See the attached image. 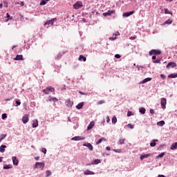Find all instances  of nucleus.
<instances>
[{
  "label": "nucleus",
  "mask_w": 177,
  "mask_h": 177,
  "mask_svg": "<svg viewBox=\"0 0 177 177\" xmlns=\"http://www.w3.org/2000/svg\"><path fill=\"white\" fill-rule=\"evenodd\" d=\"M35 168L44 169L45 168V162H37L35 165Z\"/></svg>",
  "instance_id": "1"
},
{
  "label": "nucleus",
  "mask_w": 177,
  "mask_h": 177,
  "mask_svg": "<svg viewBox=\"0 0 177 177\" xmlns=\"http://www.w3.org/2000/svg\"><path fill=\"white\" fill-rule=\"evenodd\" d=\"M160 104L161 107L163 110H165L167 109V99L165 97H162L160 99Z\"/></svg>",
  "instance_id": "2"
},
{
  "label": "nucleus",
  "mask_w": 177,
  "mask_h": 177,
  "mask_svg": "<svg viewBox=\"0 0 177 177\" xmlns=\"http://www.w3.org/2000/svg\"><path fill=\"white\" fill-rule=\"evenodd\" d=\"M44 93L46 95H49L50 92H55V88L52 86L47 87L46 89L43 90Z\"/></svg>",
  "instance_id": "3"
},
{
  "label": "nucleus",
  "mask_w": 177,
  "mask_h": 177,
  "mask_svg": "<svg viewBox=\"0 0 177 177\" xmlns=\"http://www.w3.org/2000/svg\"><path fill=\"white\" fill-rule=\"evenodd\" d=\"M149 55L151 56L152 55H161V50H151L149 51Z\"/></svg>",
  "instance_id": "4"
},
{
  "label": "nucleus",
  "mask_w": 177,
  "mask_h": 177,
  "mask_svg": "<svg viewBox=\"0 0 177 177\" xmlns=\"http://www.w3.org/2000/svg\"><path fill=\"white\" fill-rule=\"evenodd\" d=\"M73 8L75 9H80V8H82V1H77L73 5Z\"/></svg>",
  "instance_id": "5"
},
{
  "label": "nucleus",
  "mask_w": 177,
  "mask_h": 177,
  "mask_svg": "<svg viewBox=\"0 0 177 177\" xmlns=\"http://www.w3.org/2000/svg\"><path fill=\"white\" fill-rule=\"evenodd\" d=\"M133 13H135V11L132 10V11H129V12L123 13L122 16H123V17H129V16H132V15H133Z\"/></svg>",
  "instance_id": "6"
},
{
  "label": "nucleus",
  "mask_w": 177,
  "mask_h": 177,
  "mask_svg": "<svg viewBox=\"0 0 177 177\" xmlns=\"http://www.w3.org/2000/svg\"><path fill=\"white\" fill-rule=\"evenodd\" d=\"M167 68H174V67H176V63L171 62H169L168 64L167 65Z\"/></svg>",
  "instance_id": "7"
},
{
  "label": "nucleus",
  "mask_w": 177,
  "mask_h": 177,
  "mask_svg": "<svg viewBox=\"0 0 177 177\" xmlns=\"http://www.w3.org/2000/svg\"><path fill=\"white\" fill-rule=\"evenodd\" d=\"M83 146H84L85 147H88V149L91 151H93V146H92L91 143H84L83 144Z\"/></svg>",
  "instance_id": "8"
},
{
  "label": "nucleus",
  "mask_w": 177,
  "mask_h": 177,
  "mask_svg": "<svg viewBox=\"0 0 177 177\" xmlns=\"http://www.w3.org/2000/svg\"><path fill=\"white\" fill-rule=\"evenodd\" d=\"M22 122L23 124H26V122H28V115L26 114L22 118Z\"/></svg>",
  "instance_id": "9"
},
{
  "label": "nucleus",
  "mask_w": 177,
  "mask_h": 177,
  "mask_svg": "<svg viewBox=\"0 0 177 177\" xmlns=\"http://www.w3.org/2000/svg\"><path fill=\"white\" fill-rule=\"evenodd\" d=\"M12 160L14 165H19V159H17V157L13 156Z\"/></svg>",
  "instance_id": "10"
},
{
  "label": "nucleus",
  "mask_w": 177,
  "mask_h": 177,
  "mask_svg": "<svg viewBox=\"0 0 177 177\" xmlns=\"http://www.w3.org/2000/svg\"><path fill=\"white\" fill-rule=\"evenodd\" d=\"M93 127H95V122L91 121L88 124V126L87 127V131H91V129H92Z\"/></svg>",
  "instance_id": "11"
},
{
  "label": "nucleus",
  "mask_w": 177,
  "mask_h": 177,
  "mask_svg": "<svg viewBox=\"0 0 177 177\" xmlns=\"http://www.w3.org/2000/svg\"><path fill=\"white\" fill-rule=\"evenodd\" d=\"M55 20H56V19H53L47 21L44 24V26H49V25L53 26V23H54Z\"/></svg>",
  "instance_id": "12"
},
{
  "label": "nucleus",
  "mask_w": 177,
  "mask_h": 177,
  "mask_svg": "<svg viewBox=\"0 0 177 177\" xmlns=\"http://www.w3.org/2000/svg\"><path fill=\"white\" fill-rule=\"evenodd\" d=\"M148 157H150V153H145V154L140 155V159L142 160H145V158H148Z\"/></svg>",
  "instance_id": "13"
},
{
  "label": "nucleus",
  "mask_w": 177,
  "mask_h": 177,
  "mask_svg": "<svg viewBox=\"0 0 177 177\" xmlns=\"http://www.w3.org/2000/svg\"><path fill=\"white\" fill-rule=\"evenodd\" d=\"M73 104H74V102H73V101H71L70 100H66V105L68 107H73Z\"/></svg>",
  "instance_id": "14"
},
{
  "label": "nucleus",
  "mask_w": 177,
  "mask_h": 177,
  "mask_svg": "<svg viewBox=\"0 0 177 177\" xmlns=\"http://www.w3.org/2000/svg\"><path fill=\"white\" fill-rule=\"evenodd\" d=\"M72 140H85V137L75 136L72 138Z\"/></svg>",
  "instance_id": "15"
},
{
  "label": "nucleus",
  "mask_w": 177,
  "mask_h": 177,
  "mask_svg": "<svg viewBox=\"0 0 177 177\" xmlns=\"http://www.w3.org/2000/svg\"><path fill=\"white\" fill-rule=\"evenodd\" d=\"M32 128H37V127H38V120L35 119L32 120Z\"/></svg>",
  "instance_id": "16"
},
{
  "label": "nucleus",
  "mask_w": 177,
  "mask_h": 177,
  "mask_svg": "<svg viewBox=\"0 0 177 177\" xmlns=\"http://www.w3.org/2000/svg\"><path fill=\"white\" fill-rule=\"evenodd\" d=\"M114 13V11L113 10H108L106 12L103 13V16L107 17L111 16V15H113Z\"/></svg>",
  "instance_id": "17"
},
{
  "label": "nucleus",
  "mask_w": 177,
  "mask_h": 177,
  "mask_svg": "<svg viewBox=\"0 0 177 177\" xmlns=\"http://www.w3.org/2000/svg\"><path fill=\"white\" fill-rule=\"evenodd\" d=\"M48 100H49V102H55V103H56V102L59 101V100L57 98L53 97H51V96L48 97Z\"/></svg>",
  "instance_id": "18"
},
{
  "label": "nucleus",
  "mask_w": 177,
  "mask_h": 177,
  "mask_svg": "<svg viewBox=\"0 0 177 177\" xmlns=\"http://www.w3.org/2000/svg\"><path fill=\"white\" fill-rule=\"evenodd\" d=\"M84 175H95V172L90 171V170H86L84 172Z\"/></svg>",
  "instance_id": "19"
},
{
  "label": "nucleus",
  "mask_w": 177,
  "mask_h": 177,
  "mask_svg": "<svg viewBox=\"0 0 177 177\" xmlns=\"http://www.w3.org/2000/svg\"><path fill=\"white\" fill-rule=\"evenodd\" d=\"M14 60H24L23 58L22 55H17L15 58H14Z\"/></svg>",
  "instance_id": "20"
},
{
  "label": "nucleus",
  "mask_w": 177,
  "mask_h": 177,
  "mask_svg": "<svg viewBox=\"0 0 177 177\" xmlns=\"http://www.w3.org/2000/svg\"><path fill=\"white\" fill-rule=\"evenodd\" d=\"M170 149H171V150H176V149H177V142H174V143L171 145Z\"/></svg>",
  "instance_id": "21"
},
{
  "label": "nucleus",
  "mask_w": 177,
  "mask_h": 177,
  "mask_svg": "<svg viewBox=\"0 0 177 177\" xmlns=\"http://www.w3.org/2000/svg\"><path fill=\"white\" fill-rule=\"evenodd\" d=\"M106 140L105 138H102L96 142L95 145H100V143H102V142H106Z\"/></svg>",
  "instance_id": "22"
},
{
  "label": "nucleus",
  "mask_w": 177,
  "mask_h": 177,
  "mask_svg": "<svg viewBox=\"0 0 177 177\" xmlns=\"http://www.w3.org/2000/svg\"><path fill=\"white\" fill-rule=\"evenodd\" d=\"M82 107H84V102H80L76 106V109H77V110H81Z\"/></svg>",
  "instance_id": "23"
},
{
  "label": "nucleus",
  "mask_w": 177,
  "mask_h": 177,
  "mask_svg": "<svg viewBox=\"0 0 177 177\" xmlns=\"http://www.w3.org/2000/svg\"><path fill=\"white\" fill-rule=\"evenodd\" d=\"M149 81H151V77H147L144 79L140 84H146V82H149Z\"/></svg>",
  "instance_id": "24"
},
{
  "label": "nucleus",
  "mask_w": 177,
  "mask_h": 177,
  "mask_svg": "<svg viewBox=\"0 0 177 177\" xmlns=\"http://www.w3.org/2000/svg\"><path fill=\"white\" fill-rule=\"evenodd\" d=\"M6 149V145H1L0 147V153H5V149Z\"/></svg>",
  "instance_id": "25"
},
{
  "label": "nucleus",
  "mask_w": 177,
  "mask_h": 177,
  "mask_svg": "<svg viewBox=\"0 0 177 177\" xmlns=\"http://www.w3.org/2000/svg\"><path fill=\"white\" fill-rule=\"evenodd\" d=\"M11 168H13L12 165H5L3 166V169H10Z\"/></svg>",
  "instance_id": "26"
},
{
  "label": "nucleus",
  "mask_w": 177,
  "mask_h": 177,
  "mask_svg": "<svg viewBox=\"0 0 177 177\" xmlns=\"http://www.w3.org/2000/svg\"><path fill=\"white\" fill-rule=\"evenodd\" d=\"M157 125H158V127H164V125H165V122H164L163 120L158 122Z\"/></svg>",
  "instance_id": "27"
},
{
  "label": "nucleus",
  "mask_w": 177,
  "mask_h": 177,
  "mask_svg": "<svg viewBox=\"0 0 177 177\" xmlns=\"http://www.w3.org/2000/svg\"><path fill=\"white\" fill-rule=\"evenodd\" d=\"M139 113H140L141 114H145L146 113V109H145L143 107L140 108Z\"/></svg>",
  "instance_id": "28"
},
{
  "label": "nucleus",
  "mask_w": 177,
  "mask_h": 177,
  "mask_svg": "<svg viewBox=\"0 0 177 177\" xmlns=\"http://www.w3.org/2000/svg\"><path fill=\"white\" fill-rule=\"evenodd\" d=\"M111 121L112 124H117V117L115 115L113 116Z\"/></svg>",
  "instance_id": "29"
},
{
  "label": "nucleus",
  "mask_w": 177,
  "mask_h": 177,
  "mask_svg": "<svg viewBox=\"0 0 177 177\" xmlns=\"http://www.w3.org/2000/svg\"><path fill=\"white\" fill-rule=\"evenodd\" d=\"M168 78H177V73L169 75Z\"/></svg>",
  "instance_id": "30"
},
{
  "label": "nucleus",
  "mask_w": 177,
  "mask_h": 177,
  "mask_svg": "<svg viewBox=\"0 0 177 177\" xmlns=\"http://www.w3.org/2000/svg\"><path fill=\"white\" fill-rule=\"evenodd\" d=\"M79 60H83V62H86V57H84L83 55H80Z\"/></svg>",
  "instance_id": "31"
},
{
  "label": "nucleus",
  "mask_w": 177,
  "mask_h": 177,
  "mask_svg": "<svg viewBox=\"0 0 177 177\" xmlns=\"http://www.w3.org/2000/svg\"><path fill=\"white\" fill-rule=\"evenodd\" d=\"M50 175H52V171H50V170L46 171V177H49L50 176Z\"/></svg>",
  "instance_id": "32"
},
{
  "label": "nucleus",
  "mask_w": 177,
  "mask_h": 177,
  "mask_svg": "<svg viewBox=\"0 0 177 177\" xmlns=\"http://www.w3.org/2000/svg\"><path fill=\"white\" fill-rule=\"evenodd\" d=\"M124 142H125V139H124V138H120V139L119 140L118 144H119V145H124Z\"/></svg>",
  "instance_id": "33"
},
{
  "label": "nucleus",
  "mask_w": 177,
  "mask_h": 177,
  "mask_svg": "<svg viewBox=\"0 0 177 177\" xmlns=\"http://www.w3.org/2000/svg\"><path fill=\"white\" fill-rule=\"evenodd\" d=\"M163 156H165V153L164 152L160 153L158 156L156 157V158H162Z\"/></svg>",
  "instance_id": "34"
},
{
  "label": "nucleus",
  "mask_w": 177,
  "mask_h": 177,
  "mask_svg": "<svg viewBox=\"0 0 177 177\" xmlns=\"http://www.w3.org/2000/svg\"><path fill=\"white\" fill-rule=\"evenodd\" d=\"M132 115H135V113H133V112L131 111H129L127 112V117H131V116H132Z\"/></svg>",
  "instance_id": "35"
},
{
  "label": "nucleus",
  "mask_w": 177,
  "mask_h": 177,
  "mask_svg": "<svg viewBox=\"0 0 177 177\" xmlns=\"http://www.w3.org/2000/svg\"><path fill=\"white\" fill-rule=\"evenodd\" d=\"M110 41H114L115 39H117V36L115 35H113L111 37H109Z\"/></svg>",
  "instance_id": "36"
},
{
  "label": "nucleus",
  "mask_w": 177,
  "mask_h": 177,
  "mask_svg": "<svg viewBox=\"0 0 177 177\" xmlns=\"http://www.w3.org/2000/svg\"><path fill=\"white\" fill-rule=\"evenodd\" d=\"M164 24H172V20L168 19L167 21H165Z\"/></svg>",
  "instance_id": "37"
},
{
  "label": "nucleus",
  "mask_w": 177,
  "mask_h": 177,
  "mask_svg": "<svg viewBox=\"0 0 177 177\" xmlns=\"http://www.w3.org/2000/svg\"><path fill=\"white\" fill-rule=\"evenodd\" d=\"M150 146L151 147H154V146H156V140H153L151 143H150Z\"/></svg>",
  "instance_id": "38"
},
{
  "label": "nucleus",
  "mask_w": 177,
  "mask_h": 177,
  "mask_svg": "<svg viewBox=\"0 0 177 177\" xmlns=\"http://www.w3.org/2000/svg\"><path fill=\"white\" fill-rule=\"evenodd\" d=\"M101 161L99 159H96L94 160V164H95V165H97V164H100Z\"/></svg>",
  "instance_id": "39"
},
{
  "label": "nucleus",
  "mask_w": 177,
  "mask_h": 177,
  "mask_svg": "<svg viewBox=\"0 0 177 177\" xmlns=\"http://www.w3.org/2000/svg\"><path fill=\"white\" fill-rule=\"evenodd\" d=\"M2 120H5L6 118H8V115L6 113H3L1 115Z\"/></svg>",
  "instance_id": "40"
},
{
  "label": "nucleus",
  "mask_w": 177,
  "mask_h": 177,
  "mask_svg": "<svg viewBox=\"0 0 177 177\" xmlns=\"http://www.w3.org/2000/svg\"><path fill=\"white\" fill-rule=\"evenodd\" d=\"M6 138V134H3L0 138V142H2V140H3V139Z\"/></svg>",
  "instance_id": "41"
},
{
  "label": "nucleus",
  "mask_w": 177,
  "mask_h": 177,
  "mask_svg": "<svg viewBox=\"0 0 177 177\" xmlns=\"http://www.w3.org/2000/svg\"><path fill=\"white\" fill-rule=\"evenodd\" d=\"M39 5H41V6L46 5V0H41V1L40 2Z\"/></svg>",
  "instance_id": "42"
},
{
  "label": "nucleus",
  "mask_w": 177,
  "mask_h": 177,
  "mask_svg": "<svg viewBox=\"0 0 177 177\" xmlns=\"http://www.w3.org/2000/svg\"><path fill=\"white\" fill-rule=\"evenodd\" d=\"M127 127H129V128H130V129H133V128H135V127L133 124H128L127 125Z\"/></svg>",
  "instance_id": "43"
},
{
  "label": "nucleus",
  "mask_w": 177,
  "mask_h": 177,
  "mask_svg": "<svg viewBox=\"0 0 177 177\" xmlns=\"http://www.w3.org/2000/svg\"><path fill=\"white\" fill-rule=\"evenodd\" d=\"M41 153H44V154H46V149L41 148Z\"/></svg>",
  "instance_id": "44"
},
{
  "label": "nucleus",
  "mask_w": 177,
  "mask_h": 177,
  "mask_svg": "<svg viewBox=\"0 0 177 177\" xmlns=\"http://www.w3.org/2000/svg\"><path fill=\"white\" fill-rule=\"evenodd\" d=\"M165 13L167 15H172V12H171L168 9H165Z\"/></svg>",
  "instance_id": "45"
},
{
  "label": "nucleus",
  "mask_w": 177,
  "mask_h": 177,
  "mask_svg": "<svg viewBox=\"0 0 177 177\" xmlns=\"http://www.w3.org/2000/svg\"><path fill=\"white\" fill-rule=\"evenodd\" d=\"M14 99V97H10V98H6V100H5V101L6 102H9V101H10V100H13Z\"/></svg>",
  "instance_id": "46"
},
{
  "label": "nucleus",
  "mask_w": 177,
  "mask_h": 177,
  "mask_svg": "<svg viewBox=\"0 0 177 177\" xmlns=\"http://www.w3.org/2000/svg\"><path fill=\"white\" fill-rule=\"evenodd\" d=\"M6 16H7V19H8V20H12V17H10V15H9V13H7Z\"/></svg>",
  "instance_id": "47"
},
{
  "label": "nucleus",
  "mask_w": 177,
  "mask_h": 177,
  "mask_svg": "<svg viewBox=\"0 0 177 177\" xmlns=\"http://www.w3.org/2000/svg\"><path fill=\"white\" fill-rule=\"evenodd\" d=\"M115 57L116 59H120V58H121V55H120L119 54H116V55H115Z\"/></svg>",
  "instance_id": "48"
},
{
  "label": "nucleus",
  "mask_w": 177,
  "mask_h": 177,
  "mask_svg": "<svg viewBox=\"0 0 177 177\" xmlns=\"http://www.w3.org/2000/svg\"><path fill=\"white\" fill-rule=\"evenodd\" d=\"M113 151H115V153H121V149H113Z\"/></svg>",
  "instance_id": "49"
},
{
  "label": "nucleus",
  "mask_w": 177,
  "mask_h": 177,
  "mask_svg": "<svg viewBox=\"0 0 177 177\" xmlns=\"http://www.w3.org/2000/svg\"><path fill=\"white\" fill-rule=\"evenodd\" d=\"M149 113L150 114H154V109H150Z\"/></svg>",
  "instance_id": "50"
},
{
  "label": "nucleus",
  "mask_w": 177,
  "mask_h": 177,
  "mask_svg": "<svg viewBox=\"0 0 177 177\" xmlns=\"http://www.w3.org/2000/svg\"><path fill=\"white\" fill-rule=\"evenodd\" d=\"M16 104H17V106H20V104H21V102H20V101H16Z\"/></svg>",
  "instance_id": "51"
},
{
  "label": "nucleus",
  "mask_w": 177,
  "mask_h": 177,
  "mask_svg": "<svg viewBox=\"0 0 177 177\" xmlns=\"http://www.w3.org/2000/svg\"><path fill=\"white\" fill-rule=\"evenodd\" d=\"M160 77H161V78H162V80H165V75L161 74V75H160Z\"/></svg>",
  "instance_id": "52"
},
{
  "label": "nucleus",
  "mask_w": 177,
  "mask_h": 177,
  "mask_svg": "<svg viewBox=\"0 0 177 177\" xmlns=\"http://www.w3.org/2000/svg\"><path fill=\"white\" fill-rule=\"evenodd\" d=\"M106 122H110V117L107 116L106 118Z\"/></svg>",
  "instance_id": "53"
},
{
  "label": "nucleus",
  "mask_w": 177,
  "mask_h": 177,
  "mask_svg": "<svg viewBox=\"0 0 177 177\" xmlns=\"http://www.w3.org/2000/svg\"><path fill=\"white\" fill-rule=\"evenodd\" d=\"M160 59H156L153 61V63H160Z\"/></svg>",
  "instance_id": "54"
},
{
  "label": "nucleus",
  "mask_w": 177,
  "mask_h": 177,
  "mask_svg": "<svg viewBox=\"0 0 177 177\" xmlns=\"http://www.w3.org/2000/svg\"><path fill=\"white\" fill-rule=\"evenodd\" d=\"M130 39L131 40L136 39V37H130Z\"/></svg>",
  "instance_id": "55"
},
{
  "label": "nucleus",
  "mask_w": 177,
  "mask_h": 177,
  "mask_svg": "<svg viewBox=\"0 0 177 177\" xmlns=\"http://www.w3.org/2000/svg\"><path fill=\"white\" fill-rule=\"evenodd\" d=\"M104 103V101H99L98 104H103Z\"/></svg>",
  "instance_id": "56"
},
{
  "label": "nucleus",
  "mask_w": 177,
  "mask_h": 177,
  "mask_svg": "<svg viewBox=\"0 0 177 177\" xmlns=\"http://www.w3.org/2000/svg\"><path fill=\"white\" fill-rule=\"evenodd\" d=\"M35 160H36V161H38V160H39V156L35 157Z\"/></svg>",
  "instance_id": "57"
},
{
  "label": "nucleus",
  "mask_w": 177,
  "mask_h": 177,
  "mask_svg": "<svg viewBox=\"0 0 177 177\" xmlns=\"http://www.w3.org/2000/svg\"><path fill=\"white\" fill-rule=\"evenodd\" d=\"M106 150H107L108 151H110V150H111L110 147H106Z\"/></svg>",
  "instance_id": "58"
},
{
  "label": "nucleus",
  "mask_w": 177,
  "mask_h": 177,
  "mask_svg": "<svg viewBox=\"0 0 177 177\" xmlns=\"http://www.w3.org/2000/svg\"><path fill=\"white\" fill-rule=\"evenodd\" d=\"M114 35L117 37V35H120V32H116Z\"/></svg>",
  "instance_id": "59"
},
{
  "label": "nucleus",
  "mask_w": 177,
  "mask_h": 177,
  "mask_svg": "<svg viewBox=\"0 0 177 177\" xmlns=\"http://www.w3.org/2000/svg\"><path fill=\"white\" fill-rule=\"evenodd\" d=\"M156 55H153V56L152 57V60H156Z\"/></svg>",
  "instance_id": "60"
},
{
  "label": "nucleus",
  "mask_w": 177,
  "mask_h": 177,
  "mask_svg": "<svg viewBox=\"0 0 177 177\" xmlns=\"http://www.w3.org/2000/svg\"><path fill=\"white\" fill-rule=\"evenodd\" d=\"M21 5L22 6H24V1H21Z\"/></svg>",
  "instance_id": "61"
},
{
  "label": "nucleus",
  "mask_w": 177,
  "mask_h": 177,
  "mask_svg": "<svg viewBox=\"0 0 177 177\" xmlns=\"http://www.w3.org/2000/svg\"><path fill=\"white\" fill-rule=\"evenodd\" d=\"M5 6L7 8V6H8V3H5Z\"/></svg>",
  "instance_id": "62"
},
{
  "label": "nucleus",
  "mask_w": 177,
  "mask_h": 177,
  "mask_svg": "<svg viewBox=\"0 0 177 177\" xmlns=\"http://www.w3.org/2000/svg\"><path fill=\"white\" fill-rule=\"evenodd\" d=\"M2 6H3V5H2V3H1V4H0V8H1V9H2Z\"/></svg>",
  "instance_id": "63"
},
{
  "label": "nucleus",
  "mask_w": 177,
  "mask_h": 177,
  "mask_svg": "<svg viewBox=\"0 0 177 177\" xmlns=\"http://www.w3.org/2000/svg\"><path fill=\"white\" fill-rule=\"evenodd\" d=\"M0 162H2V158H0Z\"/></svg>",
  "instance_id": "64"
}]
</instances>
